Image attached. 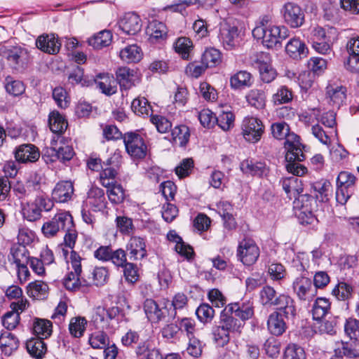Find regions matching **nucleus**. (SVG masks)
<instances>
[{"label":"nucleus","mask_w":359,"mask_h":359,"mask_svg":"<svg viewBox=\"0 0 359 359\" xmlns=\"http://www.w3.org/2000/svg\"><path fill=\"white\" fill-rule=\"evenodd\" d=\"M238 36L237 27L228 24H224L221 27L219 37L226 49L230 50L236 46V39Z\"/></svg>","instance_id":"4be33fe9"},{"label":"nucleus","mask_w":359,"mask_h":359,"mask_svg":"<svg viewBox=\"0 0 359 359\" xmlns=\"http://www.w3.org/2000/svg\"><path fill=\"white\" fill-rule=\"evenodd\" d=\"M281 184L283 190L285 191L290 198H297L299 194L298 179L295 177L284 178L281 180Z\"/></svg>","instance_id":"8fccbe9b"},{"label":"nucleus","mask_w":359,"mask_h":359,"mask_svg":"<svg viewBox=\"0 0 359 359\" xmlns=\"http://www.w3.org/2000/svg\"><path fill=\"white\" fill-rule=\"evenodd\" d=\"M299 200L302 202L300 212L298 218L302 224H311L315 219L313 210L316 204V200L309 195H302Z\"/></svg>","instance_id":"ddd939ff"},{"label":"nucleus","mask_w":359,"mask_h":359,"mask_svg":"<svg viewBox=\"0 0 359 359\" xmlns=\"http://www.w3.org/2000/svg\"><path fill=\"white\" fill-rule=\"evenodd\" d=\"M314 328L316 333L320 334L334 335L337 332V320L336 317H330L324 321L317 320Z\"/></svg>","instance_id":"e433bc0d"},{"label":"nucleus","mask_w":359,"mask_h":359,"mask_svg":"<svg viewBox=\"0 0 359 359\" xmlns=\"http://www.w3.org/2000/svg\"><path fill=\"white\" fill-rule=\"evenodd\" d=\"M49 127L54 133H62L67 128L65 118L57 111H52L49 115Z\"/></svg>","instance_id":"c9c22d12"},{"label":"nucleus","mask_w":359,"mask_h":359,"mask_svg":"<svg viewBox=\"0 0 359 359\" xmlns=\"http://www.w3.org/2000/svg\"><path fill=\"white\" fill-rule=\"evenodd\" d=\"M286 53L293 59H302L306 57L309 50L305 43L299 38L291 39L285 46Z\"/></svg>","instance_id":"b1692460"},{"label":"nucleus","mask_w":359,"mask_h":359,"mask_svg":"<svg viewBox=\"0 0 359 359\" xmlns=\"http://www.w3.org/2000/svg\"><path fill=\"white\" fill-rule=\"evenodd\" d=\"M53 98L58 107L66 109L69 104L67 93L62 87H56L53 90Z\"/></svg>","instance_id":"680f3d73"},{"label":"nucleus","mask_w":359,"mask_h":359,"mask_svg":"<svg viewBox=\"0 0 359 359\" xmlns=\"http://www.w3.org/2000/svg\"><path fill=\"white\" fill-rule=\"evenodd\" d=\"M264 168V165L261 162L253 163L252 161L245 160L241 164L242 171L252 175H262Z\"/></svg>","instance_id":"4d7b16f0"},{"label":"nucleus","mask_w":359,"mask_h":359,"mask_svg":"<svg viewBox=\"0 0 359 359\" xmlns=\"http://www.w3.org/2000/svg\"><path fill=\"white\" fill-rule=\"evenodd\" d=\"M268 58V55L264 53H259L254 55L252 61L257 65L259 70L261 79L264 83H270L276 77V70L269 65L265 59Z\"/></svg>","instance_id":"2eb2a0df"},{"label":"nucleus","mask_w":359,"mask_h":359,"mask_svg":"<svg viewBox=\"0 0 359 359\" xmlns=\"http://www.w3.org/2000/svg\"><path fill=\"white\" fill-rule=\"evenodd\" d=\"M187 338L188 341L186 352L194 358L200 357L202 354L203 344L199 334Z\"/></svg>","instance_id":"ea45409f"},{"label":"nucleus","mask_w":359,"mask_h":359,"mask_svg":"<svg viewBox=\"0 0 359 359\" xmlns=\"http://www.w3.org/2000/svg\"><path fill=\"white\" fill-rule=\"evenodd\" d=\"M267 326L269 332L276 336L281 335L286 330V324L280 312H273L269 316Z\"/></svg>","instance_id":"c85d7f7f"},{"label":"nucleus","mask_w":359,"mask_h":359,"mask_svg":"<svg viewBox=\"0 0 359 359\" xmlns=\"http://www.w3.org/2000/svg\"><path fill=\"white\" fill-rule=\"evenodd\" d=\"M246 99L248 102L256 109H262L265 107L266 97L263 90L252 89L247 95Z\"/></svg>","instance_id":"c03bdc74"},{"label":"nucleus","mask_w":359,"mask_h":359,"mask_svg":"<svg viewBox=\"0 0 359 359\" xmlns=\"http://www.w3.org/2000/svg\"><path fill=\"white\" fill-rule=\"evenodd\" d=\"M331 304L330 301L324 297H318L313 304L311 313L315 320H321L330 313Z\"/></svg>","instance_id":"2f4dec72"},{"label":"nucleus","mask_w":359,"mask_h":359,"mask_svg":"<svg viewBox=\"0 0 359 359\" xmlns=\"http://www.w3.org/2000/svg\"><path fill=\"white\" fill-rule=\"evenodd\" d=\"M346 51L348 54L344 67L351 73H359V36H353L347 40Z\"/></svg>","instance_id":"0eeeda50"},{"label":"nucleus","mask_w":359,"mask_h":359,"mask_svg":"<svg viewBox=\"0 0 359 359\" xmlns=\"http://www.w3.org/2000/svg\"><path fill=\"white\" fill-rule=\"evenodd\" d=\"M48 286L43 281L36 280L30 283L27 286V294L36 299L44 298L47 294Z\"/></svg>","instance_id":"79ce46f5"},{"label":"nucleus","mask_w":359,"mask_h":359,"mask_svg":"<svg viewBox=\"0 0 359 359\" xmlns=\"http://www.w3.org/2000/svg\"><path fill=\"white\" fill-rule=\"evenodd\" d=\"M89 344L93 348H104L109 342V338L103 332H95L89 337Z\"/></svg>","instance_id":"774afa93"},{"label":"nucleus","mask_w":359,"mask_h":359,"mask_svg":"<svg viewBox=\"0 0 359 359\" xmlns=\"http://www.w3.org/2000/svg\"><path fill=\"white\" fill-rule=\"evenodd\" d=\"M54 206L53 202L43 196H38L33 202L27 203L22 208L23 217L28 221L34 222L41 217L42 210L50 211Z\"/></svg>","instance_id":"39448f33"},{"label":"nucleus","mask_w":359,"mask_h":359,"mask_svg":"<svg viewBox=\"0 0 359 359\" xmlns=\"http://www.w3.org/2000/svg\"><path fill=\"white\" fill-rule=\"evenodd\" d=\"M87 321L84 318L76 317L71 319L69 325L70 334L74 337H81L86 330Z\"/></svg>","instance_id":"603ef678"},{"label":"nucleus","mask_w":359,"mask_h":359,"mask_svg":"<svg viewBox=\"0 0 359 359\" xmlns=\"http://www.w3.org/2000/svg\"><path fill=\"white\" fill-rule=\"evenodd\" d=\"M33 330L36 334L47 337L51 334L52 323L47 320L36 319L34 323Z\"/></svg>","instance_id":"69168bd1"},{"label":"nucleus","mask_w":359,"mask_h":359,"mask_svg":"<svg viewBox=\"0 0 359 359\" xmlns=\"http://www.w3.org/2000/svg\"><path fill=\"white\" fill-rule=\"evenodd\" d=\"M334 355L338 358L345 356L348 358H355L359 357V340L351 339V341L341 342L334 349Z\"/></svg>","instance_id":"412c9836"},{"label":"nucleus","mask_w":359,"mask_h":359,"mask_svg":"<svg viewBox=\"0 0 359 359\" xmlns=\"http://www.w3.org/2000/svg\"><path fill=\"white\" fill-rule=\"evenodd\" d=\"M271 134L277 140H285L284 147L286 150L285 165L287 170L296 176H302L307 169L299 163L305 158L303 153V145L299 137L290 131V126L284 121L273 123L271 126Z\"/></svg>","instance_id":"f257e3e1"},{"label":"nucleus","mask_w":359,"mask_h":359,"mask_svg":"<svg viewBox=\"0 0 359 359\" xmlns=\"http://www.w3.org/2000/svg\"><path fill=\"white\" fill-rule=\"evenodd\" d=\"M178 327L182 332L185 333L187 337L198 334L196 328V322L194 319L182 318L179 320Z\"/></svg>","instance_id":"bf43d9fd"},{"label":"nucleus","mask_w":359,"mask_h":359,"mask_svg":"<svg viewBox=\"0 0 359 359\" xmlns=\"http://www.w3.org/2000/svg\"><path fill=\"white\" fill-rule=\"evenodd\" d=\"M112 34L109 30H102L88 39V43L95 49H101L111 44Z\"/></svg>","instance_id":"473e14b6"},{"label":"nucleus","mask_w":359,"mask_h":359,"mask_svg":"<svg viewBox=\"0 0 359 359\" xmlns=\"http://www.w3.org/2000/svg\"><path fill=\"white\" fill-rule=\"evenodd\" d=\"M58 158L60 161L65 162L71 160L74 155V151L72 146L64 142V138L57 137Z\"/></svg>","instance_id":"3c124183"},{"label":"nucleus","mask_w":359,"mask_h":359,"mask_svg":"<svg viewBox=\"0 0 359 359\" xmlns=\"http://www.w3.org/2000/svg\"><path fill=\"white\" fill-rule=\"evenodd\" d=\"M55 225L58 226V231H67L73 227L74 222L72 215L67 212H60L54 217Z\"/></svg>","instance_id":"864d4df0"},{"label":"nucleus","mask_w":359,"mask_h":359,"mask_svg":"<svg viewBox=\"0 0 359 359\" xmlns=\"http://www.w3.org/2000/svg\"><path fill=\"white\" fill-rule=\"evenodd\" d=\"M119 55L121 59L127 63L137 62L141 60L142 53L140 47L133 44L123 48L120 51Z\"/></svg>","instance_id":"f704fd0d"},{"label":"nucleus","mask_w":359,"mask_h":359,"mask_svg":"<svg viewBox=\"0 0 359 359\" xmlns=\"http://www.w3.org/2000/svg\"><path fill=\"white\" fill-rule=\"evenodd\" d=\"M81 261V257L74 250H72L70 262L73 271L68 273L63 280L65 287L69 291H77L91 285L88 280L81 278L82 272Z\"/></svg>","instance_id":"7ed1b4c3"},{"label":"nucleus","mask_w":359,"mask_h":359,"mask_svg":"<svg viewBox=\"0 0 359 359\" xmlns=\"http://www.w3.org/2000/svg\"><path fill=\"white\" fill-rule=\"evenodd\" d=\"M36 46L43 52L54 55L59 52L61 43L57 37L51 34L39 36L36 41Z\"/></svg>","instance_id":"f3484780"},{"label":"nucleus","mask_w":359,"mask_h":359,"mask_svg":"<svg viewBox=\"0 0 359 359\" xmlns=\"http://www.w3.org/2000/svg\"><path fill=\"white\" fill-rule=\"evenodd\" d=\"M73 194V184L69 181H63L55 185L52 191V198L56 202L65 203L72 198Z\"/></svg>","instance_id":"aec40b11"},{"label":"nucleus","mask_w":359,"mask_h":359,"mask_svg":"<svg viewBox=\"0 0 359 359\" xmlns=\"http://www.w3.org/2000/svg\"><path fill=\"white\" fill-rule=\"evenodd\" d=\"M282 13L285 22L293 28L301 27L304 22V13L296 4L286 3Z\"/></svg>","instance_id":"f8f14e48"},{"label":"nucleus","mask_w":359,"mask_h":359,"mask_svg":"<svg viewBox=\"0 0 359 359\" xmlns=\"http://www.w3.org/2000/svg\"><path fill=\"white\" fill-rule=\"evenodd\" d=\"M272 306H277V309L283 313L285 318L293 317L296 314V309L294 300L285 294L277 296Z\"/></svg>","instance_id":"5701e85b"},{"label":"nucleus","mask_w":359,"mask_h":359,"mask_svg":"<svg viewBox=\"0 0 359 359\" xmlns=\"http://www.w3.org/2000/svg\"><path fill=\"white\" fill-rule=\"evenodd\" d=\"M107 194L109 201L114 204L122 203L125 198V191L122 186L118 183L107 189Z\"/></svg>","instance_id":"0e129e2a"},{"label":"nucleus","mask_w":359,"mask_h":359,"mask_svg":"<svg viewBox=\"0 0 359 359\" xmlns=\"http://www.w3.org/2000/svg\"><path fill=\"white\" fill-rule=\"evenodd\" d=\"M356 177L351 172L341 171L337 178L336 201L344 205L353 195L355 187Z\"/></svg>","instance_id":"20e7f679"},{"label":"nucleus","mask_w":359,"mask_h":359,"mask_svg":"<svg viewBox=\"0 0 359 359\" xmlns=\"http://www.w3.org/2000/svg\"><path fill=\"white\" fill-rule=\"evenodd\" d=\"M216 0H178V1L174 4L167 5L164 7L163 11H170L174 13H182L187 7L193 5H198L199 6L208 8L212 7Z\"/></svg>","instance_id":"6ab92c4d"},{"label":"nucleus","mask_w":359,"mask_h":359,"mask_svg":"<svg viewBox=\"0 0 359 359\" xmlns=\"http://www.w3.org/2000/svg\"><path fill=\"white\" fill-rule=\"evenodd\" d=\"M353 288L351 285L344 282L339 283L332 290V294L339 300H346L351 297Z\"/></svg>","instance_id":"e2e57ef3"},{"label":"nucleus","mask_w":359,"mask_h":359,"mask_svg":"<svg viewBox=\"0 0 359 359\" xmlns=\"http://www.w3.org/2000/svg\"><path fill=\"white\" fill-rule=\"evenodd\" d=\"M230 310L234 313L235 317L245 321L251 318L254 315L253 302L248 300L242 303H236L231 305Z\"/></svg>","instance_id":"bb28decb"},{"label":"nucleus","mask_w":359,"mask_h":359,"mask_svg":"<svg viewBox=\"0 0 359 359\" xmlns=\"http://www.w3.org/2000/svg\"><path fill=\"white\" fill-rule=\"evenodd\" d=\"M11 254L17 266L28 264L30 259L26 248L23 245L14 246L11 249Z\"/></svg>","instance_id":"6e6d98bb"},{"label":"nucleus","mask_w":359,"mask_h":359,"mask_svg":"<svg viewBox=\"0 0 359 359\" xmlns=\"http://www.w3.org/2000/svg\"><path fill=\"white\" fill-rule=\"evenodd\" d=\"M147 33L151 39H163L167 36V27L164 23L154 20L148 25Z\"/></svg>","instance_id":"4c0bfd02"},{"label":"nucleus","mask_w":359,"mask_h":359,"mask_svg":"<svg viewBox=\"0 0 359 359\" xmlns=\"http://www.w3.org/2000/svg\"><path fill=\"white\" fill-rule=\"evenodd\" d=\"M237 255L243 264L251 266L257 262L259 249L253 241L244 239L239 243Z\"/></svg>","instance_id":"6e6552de"},{"label":"nucleus","mask_w":359,"mask_h":359,"mask_svg":"<svg viewBox=\"0 0 359 359\" xmlns=\"http://www.w3.org/2000/svg\"><path fill=\"white\" fill-rule=\"evenodd\" d=\"M144 310L148 319L152 323H158L165 318V313L151 299H147L144 301Z\"/></svg>","instance_id":"c756f323"},{"label":"nucleus","mask_w":359,"mask_h":359,"mask_svg":"<svg viewBox=\"0 0 359 359\" xmlns=\"http://www.w3.org/2000/svg\"><path fill=\"white\" fill-rule=\"evenodd\" d=\"M14 154L16 161L22 163L36 162L40 157L39 149L32 144H23L18 146Z\"/></svg>","instance_id":"4468645a"},{"label":"nucleus","mask_w":359,"mask_h":359,"mask_svg":"<svg viewBox=\"0 0 359 359\" xmlns=\"http://www.w3.org/2000/svg\"><path fill=\"white\" fill-rule=\"evenodd\" d=\"M171 135L173 142L181 147L187 144L190 136L189 128L184 125L175 127L172 130Z\"/></svg>","instance_id":"37998d69"},{"label":"nucleus","mask_w":359,"mask_h":359,"mask_svg":"<svg viewBox=\"0 0 359 359\" xmlns=\"http://www.w3.org/2000/svg\"><path fill=\"white\" fill-rule=\"evenodd\" d=\"M129 259L133 261L140 260L147 256L146 245L142 238L133 236L126 246Z\"/></svg>","instance_id":"a211bd4d"},{"label":"nucleus","mask_w":359,"mask_h":359,"mask_svg":"<svg viewBox=\"0 0 359 359\" xmlns=\"http://www.w3.org/2000/svg\"><path fill=\"white\" fill-rule=\"evenodd\" d=\"M4 53L9 65L17 72H23L30 62V55L27 50L20 46L8 49Z\"/></svg>","instance_id":"423d86ee"},{"label":"nucleus","mask_w":359,"mask_h":359,"mask_svg":"<svg viewBox=\"0 0 359 359\" xmlns=\"http://www.w3.org/2000/svg\"><path fill=\"white\" fill-rule=\"evenodd\" d=\"M331 187V183L327 180H323L314 182L311 185V188L316 193V197L322 202H325L328 200V192Z\"/></svg>","instance_id":"a18cd8bd"},{"label":"nucleus","mask_w":359,"mask_h":359,"mask_svg":"<svg viewBox=\"0 0 359 359\" xmlns=\"http://www.w3.org/2000/svg\"><path fill=\"white\" fill-rule=\"evenodd\" d=\"M95 83L101 92L110 96L116 93V86L114 84V78L108 74H100L94 79Z\"/></svg>","instance_id":"393cba45"},{"label":"nucleus","mask_w":359,"mask_h":359,"mask_svg":"<svg viewBox=\"0 0 359 359\" xmlns=\"http://www.w3.org/2000/svg\"><path fill=\"white\" fill-rule=\"evenodd\" d=\"M201 60L208 67H215L221 62V53L214 48H208L203 53Z\"/></svg>","instance_id":"49530a36"},{"label":"nucleus","mask_w":359,"mask_h":359,"mask_svg":"<svg viewBox=\"0 0 359 359\" xmlns=\"http://www.w3.org/2000/svg\"><path fill=\"white\" fill-rule=\"evenodd\" d=\"M293 97L292 92L285 86H280L272 96L275 104H282L290 102Z\"/></svg>","instance_id":"5fc2aeb1"},{"label":"nucleus","mask_w":359,"mask_h":359,"mask_svg":"<svg viewBox=\"0 0 359 359\" xmlns=\"http://www.w3.org/2000/svg\"><path fill=\"white\" fill-rule=\"evenodd\" d=\"M123 142L129 155L135 158H142L146 156L147 146L143 138L137 133L124 135Z\"/></svg>","instance_id":"1a4fd4ad"},{"label":"nucleus","mask_w":359,"mask_h":359,"mask_svg":"<svg viewBox=\"0 0 359 359\" xmlns=\"http://www.w3.org/2000/svg\"><path fill=\"white\" fill-rule=\"evenodd\" d=\"M187 297L182 292L177 293L172 298L171 306L173 307L172 311L169 312V316L175 319L177 316V310L182 309L187 304Z\"/></svg>","instance_id":"338daca9"},{"label":"nucleus","mask_w":359,"mask_h":359,"mask_svg":"<svg viewBox=\"0 0 359 359\" xmlns=\"http://www.w3.org/2000/svg\"><path fill=\"white\" fill-rule=\"evenodd\" d=\"M28 353L36 359L41 358L46 352V345L40 338H33L26 343Z\"/></svg>","instance_id":"72a5a7b5"},{"label":"nucleus","mask_w":359,"mask_h":359,"mask_svg":"<svg viewBox=\"0 0 359 359\" xmlns=\"http://www.w3.org/2000/svg\"><path fill=\"white\" fill-rule=\"evenodd\" d=\"M234 119L235 116L231 111H222L216 116V123L221 129L227 131L233 128Z\"/></svg>","instance_id":"13d9d810"},{"label":"nucleus","mask_w":359,"mask_h":359,"mask_svg":"<svg viewBox=\"0 0 359 359\" xmlns=\"http://www.w3.org/2000/svg\"><path fill=\"white\" fill-rule=\"evenodd\" d=\"M327 95L333 104L339 107L346 97V89L342 86H330L327 88Z\"/></svg>","instance_id":"58836bf2"},{"label":"nucleus","mask_w":359,"mask_h":359,"mask_svg":"<svg viewBox=\"0 0 359 359\" xmlns=\"http://www.w3.org/2000/svg\"><path fill=\"white\" fill-rule=\"evenodd\" d=\"M135 72L127 67H121L116 71V78L121 88L129 89L134 86Z\"/></svg>","instance_id":"7c9ffc66"},{"label":"nucleus","mask_w":359,"mask_h":359,"mask_svg":"<svg viewBox=\"0 0 359 359\" xmlns=\"http://www.w3.org/2000/svg\"><path fill=\"white\" fill-rule=\"evenodd\" d=\"M175 51L180 54L183 59H188L193 49V43L187 37L177 39L174 44Z\"/></svg>","instance_id":"09e8293b"},{"label":"nucleus","mask_w":359,"mask_h":359,"mask_svg":"<svg viewBox=\"0 0 359 359\" xmlns=\"http://www.w3.org/2000/svg\"><path fill=\"white\" fill-rule=\"evenodd\" d=\"M252 35L257 39H262L265 46L272 48L280 46L282 41L289 36V31L285 26L269 25L266 29L255 27Z\"/></svg>","instance_id":"f03ea898"},{"label":"nucleus","mask_w":359,"mask_h":359,"mask_svg":"<svg viewBox=\"0 0 359 359\" xmlns=\"http://www.w3.org/2000/svg\"><path fill=\"white\" fill-rule=\"evenodd\" d=\"M284 359H306V353L302 346L296 344H290L285 348Z\"/></svg>","instance_id":"052dcab7"},{"label":"nucleus","mask_w":359,"mask_h":359,"mask_svg":"<svg viewBox=\"0 0 359 359\" xmlns=\"http://www.w3.org/2000/svg\"><path fill=\"white\" fill-rule=\"evenodd\" d=\"M253 78L252 74L245 70H241L230 78V86L233 89H243L252 86Z\"/></svg>","instance_id":"a878e982"},{"label":"nucleus","mask_w":359,"mask_h":359,"mask_svg":"<svg viewBox=\"0 0 359 359\" xmlns=\"http://www.w3.org/2000/svg\"><path fill=\"white\" fill-rule=\"evenodd\" d=\"M18 339L11 332L6 331L0 335V348L5 355H10L19 347Z\"/></svg>","instance_id":"cd10ccee"},{"label":"nucleus","mask_w":359,"mask_h":359,"mask_svg":"<svg viewBox=\"0 0 359 359\" xmlns=\"http://www.w3.org/2000/svg\"><path fill=\"white\" fill-rule=\"evenodd\" d=\"M131 108L133 112L140 116H149L152 111L148 100L144 97L135 98L132 102Z\"/></svg>","instance_id":"a19ab883"},{"label":"nucleus","mask_w":359,"mask_h":359,"mask_svg":"<svg viewBox=\"0 0 359 359\" xmlns=\"http://www.w3.org/2000/svg\"><path fill=\"white\" fill-rule=\"evenodd\" d=\"M219 324L230 332H241V330L243 326L235 316L222 314Z\"/></svg>","instance_id":"de8ad7c7"},{"label":"nucleus","mask_w":359,"mask_h":359,"mask_svg":"<svg viewBox=\"0 0 359 359\" xmlns=\"http://www.w3.org/2000/svg\"><path fill=\"white\" fill-rule=\"evenodd\" d=\"M264 133L262 122L255 117H245L242 123V134L246 141L258 142Z\"/></svg>","instance_id":"9d476101"},{"label":"nucleus","mask_w":359,"mask_h":359,"mask_svg":"<svg viewBox=\"0 0 359 359\" xmlns=\"http://www.w3.org/2000/svg\"><path fill=\"white\" fill-rule=\"evenodd\" d=\"M294 292L301 301L309 302L317 294V290L311 280L305 276L295 278L292 283Z\"/></svg>","instance_id":"9b49d317"},{"label":"nucleus","mask_w":359,"mask_h":359,"mask_svg":"<svg viewBox=\"0 0 359 359\" xmlns=\"http://www.w3.org/2000/svg\"><path fill=\"white\" fill-rule=\"evenodd\" d=\"M142 21L135 13H127L118 22L120 29L127 34L135 35L142 29Z\"/></svg>","instance_id":"dca6fc26"}]
</instances>
